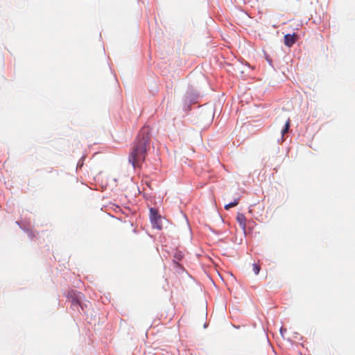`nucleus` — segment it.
Masks as SVG:
<instances>
[{
  "label": "nucleus",
  "instance_id": "nucleus-1",
  "mask_svg": "<svg viewBox=\"0 0 355 355\" xmlns=\"http://www.w3.org/2000/svg\"><path fill=\"white\" fill-rule=\"evenodd\" d=\"M150 139L149 128H142L133 144L128 157L129 162L135 168L145 160L147 150L150 146Z\"/></svg>",
  "mask_w": 355,
  "mask_h": 355
},
{
  "label": "nucleus",
  "instance_id": "nucleus-2",
  "mask_svg": "<svg viewBox=\"0 0 355 355\" xmlns=\"http://www.w3.org/2000/svg\"><path fill=\"white\" fill-rule=\"evenodd\" d=\"M150 219L153 228L157 230L162 229V217L158 214L157 209L154 208L150 209Z\"/></svg>",
  "mask_w": 355,
  "mask_h": 355
},
{
  "label": "nucleus",
  "instance_id": "nucleus-3",
  "mask_svg": "<svg viewBox=\"0 0 355 355\" xmlns=\"http://www.w3.org/2000/svg\"><path fill=\"white\" fill-rule=\"evenodd\" d=\"M83 295L80 292H76L75 291H70L68 292L67 297L71 302V306L78 307L81 306L80 302Z\"/></svg>",
  "mask_w": 355,
  "mask_h": 355
},
{
  "label": "nucleus",
  "instance_id": "nucleus-4",
  "mask_svg": "<svg viewBox=\"0 0 355 355\" xmlns=\"http://www.w3.org/2000/svg\"><path fill=\"white\" fill-rule=\"evenodd\" d=\"M297 41V35L295 34H286L284 36V44L286 46L291 47Z\"/></svg>",
  "mask_w": 355,
  "mask_h": 355
},
{
  "label": "nucleus",
  "instance_id": "nucleus-5",
  "mask_svg": "<svg viewBox=\"0 0 355 355\" xmlns=\"http://www.w3.org/2000/svg\"><path fill=\"white\" fill-rule=\"evenodd\" d=\"M236 221L239 223L240 227L245 230L246 227V218L243 214L239 213L236 216Z\"/></svg>",
  "mask_w": 355,
  "mask_h": 355
},
{
  "label": "nucleus",
  "instance_id": "nucleus-6",
  "mask_svg": "<svg viewBox=\"0 0 355 355\" xmlns=\"http://www.w3.org/2000/svg\"><path fill=\"white\" fill-rule=\"evenodd\" d=\"M290 124H291V121H290V119L288 118L286 121L284 128L282 130V136H284L286 133H287L288 132V130L290 128Z\"/></svg>",
  "mask_w": 355,
  "mask_h": 355
},
{
  "label": "nucleus",
  "instance_id": "nucleus-7",
  "mask_svg": "<svg viewBox=\"0 0 355 355\" xmlns=\"http://www.w3.org/2000/svg\"><path fill=\"white\" fill-rule=\"evenodd\" d=\"M238 204H239V199H236L234 202L225 205V209L227 210V209H230L231 207L236 206Z\"/></svg>",
  "mask_w": 355,
  "mask_h": 355
},
{
  "label": "nucleus",
  "instance_id": "nucleus-8",
  "mask_svg": "<svg viewBox=\"0 0 355 355\" xmlns=\"http://www.w3.org/2000/svg\"><path fill=\"white\" fill-rule=\"evenodd\" d=\"M252 269L255 275H258L260 271V267L259 265L254 263L252 266Z\"/></svg>",
  "mask_w": 355,
  "mask_h": 355
}]
</instances>
